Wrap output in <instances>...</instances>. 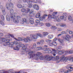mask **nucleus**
<instances>
[{"label": "nucleus", "mask_w": 73, "mask_h": 73, "mask_svg": "<svg viewBox=\"0 0 73 73\" xmlns=\"http://www.w3.org/2000/svg\"><path fill=\"white\" fill-rule=\"evenodd\" d=\"M16 17H17V19H20L21 18V17H20V16H17Z\"/></svg>", "instance_id": "64"}, {"label": "nucleus", "mask_w": 73, "mask_h": 73, "mask_svg": "<svg viewBox=\"0 0 73 73\" xmlns=\"http://www.w3.org/2000/svg\"><path fill=\"white\" fill-rule=\"evenodd\" d=\"M69 34H70V35H72L73 34V31H69Z\"/></svg>", "instance_id": "62"}, {"label": "nucleus", "mask_w": 73, "mask_h": 73, "mask_svg": "<svg viewBox=\"0 0 73 73\" xmlns=\"http://www.w3.org/2000/svg\"><path fill=\"white\" fill-rule=\"evenodd\" d=\"M6 18L7 20L8 21H10V17L8 15L6 16Z\"/></svg>", "instance_id": "34"}, {"label": "nucleus", "mask_w": 73, "mask_h": 73, "mask_svg": "<svg viewBox=\"0 0 73 73\" xmlns=\"http://www.w3.org/2000/svg\"><path fill=\"white\" fill-rule=\"evenodd\" d=\"M29 54L30 55V57L29 58H31L32 57H34L35 55L33 51L30 52L29 53Z\"/></svg>", "instance_id": "11"}, {"label": "nucleus", "mask_w": 73, "mask_h": 73, "mask_svg": "<svg viewBox=\"0 0 73 73\" xmlns=\"http://www.w3.org/2000/svg\"><path fill=\"white\" fill-rule=\"evenodd\" d=\"M30 20L29 22L31 24H33L34 23V19L33 18H30L29 19Z\"/></svg>", "instance_id": "15"}, {"label": "nucleus", "mask_w": 73, "mask_h": 73, "mask_svg": "<svg viewBox=\"0 0 73 73\" xmlns=\"http://www.w3.org/2000/svg\"><path fill=\"white\" fill-rule=\"evenodd\" d=\"M40 16H41V14H40V13H37L36 14V18H37V19L38 18H40Z\"/></svg>", "instance_id": "19"}, {"label": "nucleus", "mask_w": 73, "mask_h": 73, "mask_svg": "<svg viewBox=\"0 0 73 73\" xmlns=\"http://www.w3.org/2000/svg\"><path fill=\"white\" fill-rule=\"evenodd\" d=\"M33 9H31V11H30V13H33Z\"/></svg>", "instance_id": "63"}, {"label": "nucleus", "mask_w": 73, "mask_h": 73, "mask_svg": "<svg viewBox=\"0 0 73 73\" xmlns=\"http://www.w3.org/2000/svg\"><path fill=\"white\" fill-rule=\"evenodd\" d=\"M9 35L11 37H12V38H15L13 35L9 34Z\"/></svg>", "instance_id": "49"}, {"label": "nucleus", "mask_w": 73, "mask_h": 73, "mask_svg": "<svg viewBox=\"0 0 73 73\" xmlns=\"http://www.w3.org/2000/svg\"><path fill=\"white\" fill-rule=\"evenodd\" d=\"M16 46H15L13 47V49L15 50H19V49L20 48V47L19 46L18 47H17L16 45H15Z\"/></svg>", "instance_id": "22"}, {"label": "nucleus", "mask_w": 73, "mask_h": 73, "mask_svg": "<svg viewBox=\"0 0 73 73\" xmlns=\"http://www.w3.org/2000/svg\"><path fill=\"white\" fill-rule=\"evenodd\" d=\"M14 17H17V13H14Z\"/></svg>", "instance_id": "60"}, {"label": "nucleus", "mask_w": 73, "mask_h": 73, "mask_svg": "<svg viewBox=\"0 0 73 73\" xmlns=\"http://www.w3.org/2000/svg\"><path fill=\"white\" fill-rule=\"evenodd\" d=\"M51 59L52 60H53V61H55V60H56V57H52Z\"/></svg>", "instance_id": "55"}, {"label": "nucleus", "mask_w": 73, "mask_h": 73, "mask_svg": "<svg viewBox=\"0 0 73 73\" xmlns=\"http://www.w3.org/2000/svg\"><path fill=\"white\" fill-rule=\"evenodd\" d=\"M46 42H51V40H50L49 39H47L46 40Z\"/></svg>", "instance_id": "51"}, {"label": "nucleus", "mask_w": 73, "mask_h": 73, "mask_svg": "<svg viewBox=\"0 0 73 73\" xmlns=\"http://www.w3.org/2000/svg\"><path fill=\"white\" fill-rule=\"evenodd\" d=\"M47 16H48V15L46 14H45L44 15H43L42 19H45L46 17H47Z\"/></svg>", "instance_id": "44"}, {"label": "nucleus", "mask_w": 73, "mask_h": 73, "mask_svg": "<svg viewBox=\"0 0 73 73\" xmlns=\"http://www.w3.org/2000/svg\"><path fill=\"white\" fill-rule=\"evenodd\" d=\"M10 16L12 19H14L13 14L11 13V14L10 15Z\"/></svg>", "instance_id": "41"}, {"label": "nucleus", "mask_w": 73, "mask_h": 73, "mask_svg": "<svg viewBox=\"0 0 73 73\" xmlns=\"http://www.w3.org/2000/svg\"><path fill=\"white\" fill-rule=\"evenodd\" d=\"M56 44L55 42H52V43H50L49 44V45L51 46H52L53 45H55V44Z\"/></svg>", "instance_id": "24"}, {"label": "nucleus", "mask_w": 73, "mask_h": 73, "mask_svg": "<svg viewBox=\"0 0 73 73\" xmlns=\"http://www.w3.org/2000/svg\"><path fill=\"white\" fill-rule=\"evenodd\" d=\"M38 58H39L40 60H43L44 59V56L41 55V56H38Z\"/></svg>", "instance_id": "17"}, {"label": "nucleus", "mask_w": 73, "mask_h": 73, "mask_svg": "<svg viewBox=\"0 0 73 73\" xmlns=\"http://www.w3.org/2000/svg\"><path fill=\"white\" fill-rule=\"evenodd\" d=\"M60 58L61 60H62V61H63L64 62H66L67 60H68V58L65 57L64 55H63L62 56L60 57Z\"/></svg>", "instance_id": "9"}, {"label": "nucleus", "mask_w": 73, "mask_h": 73, "mask_svg": "<svg viewBox=\"0 0 73 73\" xmlns=\"http://www.w3.org/2000/svg\"><path fill=\"white\" fill-rule=\"evenodd\" d=\"M0 8L2 10V12H3V14L4 15H5L6 13H5V7H3V5H1L0 6Z\"/></svg>", "instance_id": "8"}, {"label": "nucleus", "mask_w": 73, "mask_h": 73, "mask_svg": "<svg viewBox=\"0 0 73 73\" xmlns=\"http://www.w3.org/2000/svg\"><path fill=\"white\" fill-rule=\"evenodd\" d=\"M52 50L53 53H58V52H57V49L56 50L54 49H52Z\"/></svg>", "instance_id": "25"}, {"label": "nucleus", "mask_w": 73, "mask_h": 73, "mask_svg": "<svg viewBox=\"0 0 73 73\" xmlns=\"http://www.w3.org/2000/svg\"><path fill=\"white\" fill-rule=\"evenodd\" d=\"M33 5L32 4H29L27 6H28V8H32Z\"/></svg>", "instance_id": "46"}, {"label": "nucleus", "mask_w": 73, "mask_h": 73, "mask_svg": "<svg viewBox=\"0 0 73 73\" xmlns=\"http://www.w3.org/2000/svg\"><path fill=\"white\" fill-rule=\"evenodd\" d=\"M36 35L38 36H39L40 37H44V35H41V34H37Z\"/></svg>", "instance_id": "35"}, {"label": "nucleus", "mask_w": 73, "mask_h": 73, "mask_svg": "<svg viewBox=\"0 0 73 73\" xmlns=\"http://www.w3.org/2000/svg\"><path fill=\"white\" fill-rule=\"evenodd\" d=\"M62 49H63V47L61 46H59L58 48H57L56 50H60Z\"/></svg>", "instance_id": "27"}, {"label": "nucleus", "mask_w": 73, "mask_h": 73, "mask_svg": "<svg viewBox=\"0 0 73 73\" xmlns=\"http://www.w3.org/2000/svg\"><path fill=\"white\" fill-rule=\"evenodd\" d=\"M72 71V70H68L67 71H66L65 72H64V73H68V72H70Z\"/></svg>", "instance_id": "42"}, {"label": "nucleus", "mask_w": 73, "mask_h": 73, "mask_svg": "<svg viewBox=\"0 0 73 73\" xmlns=\"http://www.w3.org/2000/svg\"><path fill=\"white\" fill-rule=\"evenodd\" d=\"M58 40L60 42V45H61L64 46L65 45V43H64V40L58 38Z\"/></svg>", "instance_id": "10"}, {"label": "nucleus", "mask_w": 73, "mask_h": 73, "mask_svg": "<svg viewBox=\"0 0 73 73\" xmlns=\"http://www.w3.org/2000/svg\"><path fill=\"white\" fill-rule=\"evenodd\" d=\"M59 59V56H57L55 57L56 60H57Z\"/></svg>", "instance_id": "58"}, {"label": "nucleus", "mask_w": 73, "mask_h": 73, "mask_svg": "<svg viewBox=\"0 0 73 73\" xmlns=\"http://www.w3.org/2000/svg\"><path fill=\"white\" fill-rule=\"evenodd\" d=\"M33 48H36V44L34 43L33 44Z\"/></svg>", "instance_id": "61"}, {"label": "nucleus", "mask_w": 73, "mask_h": 73, "mask_svg": "<svg viewBox=\"0 0 73 73\" xmlns=\"http://www.w3.org/2000/svg\"><path fill=\"white\" fill-rule=\"evenodd\" d=\"M1 19L3 21H4L5 20L4 16L3 15H1Z\"/></svg>", "instance_id": "48"}, {"label": "nucleus", "mask_w": 73, "mask_h": 73, "mask_svg": "<svg viewBox=\"0 0 73 73\" xmlns=\"http://www.w3.org/2000/svg\"><path fill=\"white\" fill-rule=\"evenodd\" d=\"M46 59L47 60H48V61H50V60H51V59H50V57H49V56H46Z\"/></svg>", "instance_id": "36"}, {"label": "nucleus", "mask_w": 73, "mask_h": 73, "mask_svg": "<svg viewBox=\"0 0 73 73\" xmlns=\"http://www.w3.org/2000/svg\"><path fill=\"white\" fill-rule=\"evenodd\" d=\"M2 41L3 42H5V44H3L4 46H6V45H9L10 44V42H9V41H10V40L9 39L5 40V39L4 38H3L2 39Z\"/></svg>", "instance_id": "2"}, {"label": "nucleus", "mask_w": 73, "mask_h": 73, "mask_svg": "<svg viewBox=\"0 0 73 73\" xmlns=\"http://www.w3.org/2000/svg\"><path fill=\"white\" fill-rule=\"evenodd\" d=\"M43 34L44 35H48L49 33H48L44 32L43 33Z\"/></svg>", "instance_id": "57"}, {"label": "nucleus", "mask_w": 73, "mask_h": 73, "mask_svg": "<svg viewBox=\"0 0 73 73\" xmlns=\"http://www.w3.org/2000/svg\"><path fill=\"white\" fill-rule=\"evenodd\" d=\"M25 12L26 13H28V12L30 13V9L29 8H27L25 9Z\"/></svg>", "instance_id": "33"}, {"label": "nucleus", "mask_w": 73, "mask_h": 73, "mask_svg": "<svg viewBox=\"0 0 73 73\" xmlns=\"http://www.w3.org/2000/svg\"><path fill=\"white\" fill-rule=\"evenodd\" d=\"M42 49V47H38L36 48L37 50H41Z\"/></svg>", "instance_id": "56"}, {"label": "nucleus", "mask_w": 73, "mask_h": 73, "mask_svg": "<svg viewBox=\"0 0 73 73\" xmlns=\"http://www.w3.org/2000/svg\"><path fill=\"white\" fill-rule=\"evenodd\" d=\"M1 72L0 73H8L7 72H6V71L5 70H2L1 71Z\"/></svg>", "instance_id": "40"}, {"label": "nucleus", "mask_w": 73, "mask_h": 73, "mask_svg": "<svg viewBox=\"0 0 73 73\" xmlns=\"http://www.w3.org/2000/svg\"><path fill=\"white\" fill-rule=\"evenodd\" d=\"M14 12V10L12 9H11L10 10V13L12 14Z\"/></svg>", "instance_id": "45"}, {"label": "nucleus", "mask_w": 73, "mask_h": 73, "mask_svg": "<svg viewBox=\"0 0 73 73\" xmlns=\"http://www.w3.org/2000/svg\"><path fill=\"white\" fill-rule=\"evenodd\" d=\"M50 29H57V27L55 26H52L51 27Z\"/></svg>", "instance_id": "38"}, {"label": "nucleus", "mask_w": 73, "mask_h": 73, "mask_svg": "<svg viewBox=\"0 0 73 73\" xmlns=\"http://www.w3.org/2000/svg\"><path fill=\"white\" fill-rule=\"evenodd\" d=\"M68 53L69 54H72V53H73V50H70L68 52Z\"/></svg>", "instance_id": "47"}, {"label": "nucleus", "mask_w": 73, "mask_h": 73, "mask_svg": "<svg viewBox=\"0 0 73 73\" xmlns=\"http://www.w3.org/2000/svg\"><path fill=\"white\" fill-rule=\"evenodd\" d=\"M33 8L34 9L36 10H38L39 9V6L37 4H35L33 5Z\"/></svg>", "instance_id": "14"}, {"label": "nucleus", "mask_w": 73, "mask_h": 73, "mask_svg": "<svg viewBox=\"0 0 73 73\" xmlns=\"http://www.w3.org/2000/svg\"><path fill=\"white\" fill-rule=\"evenodd\" d=\"M14 38L15 40H16L17 41H23V39L20 37H18V39H16V38Z\"/></svg>", "instance_id": "21"}, {"label": "nucleus", "mask_w": 73, "mask_h": 73, "mask_svg": "<svg viewBox=\"0 0 73 73\" xmlns=\"http://www.w3.org/2000/svg\"><path fill=\"white\" fill-rule=\"evenodd\" d=\"M0 23L2 25H3V26H4V25H5V24H4V22L3 21H1L0 22Z\"/></svg>", "instance_id": "43"}, {"label": "nucleus", "mask_w": 73, "mask_h": 73, "mask_svg": "<svg viewBox=\"0 0 73 73\" xmlns=\"http://www.w3.org/2000/svg\"><path fill=\"white\" fill-rule=\"evenodd\" d=\"M56 51L58 53H59L61 55V54H62L64 53H65V51L64 50H63L60 51V50H56Z\"/></svg>", "instance_id": "13"}, {"label": "nucleus", "mask_w": 73, "mask_h": 73, "mask_svg": "<svg viewBox=\"0 0 73 73\" xmlns=\"http://www.w3.org/2000/svg\"><path fill=\"white\" fill-rule=\"evenodd\" d=\"M13 21L15 23H19V20L17 19H14L13 20Z\"/></svg>", "instance_id": "28"}, {"label": "nucleus", "mask_w": 73, "mask_h": 73, "mask_svg": "<svg viewBox=\"0 0 73 73\" xmlns=\"http://www.w3.org/2000/svg\"><path fill=\"white\" fill-rule=\"evenodd\" d=\"M69 60H71V61H73V57H69Z\"/></svg>", "instance_id": "52"}, {"label": "nucleus", "mask_w": 73, "mask_h": 73, "mask_svg": "<svg viewBox=\"0 0 73 73\" xmlns=\"http://www.w3.org/2000/svg\"><path fill=\"white\" fill-rule=\"evenodd\" d=\"M54 17H52V16L50 15H49L48 17V19H53Z\"/></svg>", "instance_id": "39"}, {"label": "nucleus", "mask_w": 73, "mask_h": 73, "mask_svg": "<svg viewBox=\"0 0 73 73\" xmlns=\"http://www.w3.org/2000/svg\"><path fill=\"white\" fill-rule=\"evenodd\" d=\"M66 37L65 38V39L66 40V43H69V41H70V40L69 38H70V36L68 35H66Z\"/></svg>", "instance_id": "6"}, {"label": "nucleus", "mask_w": 73, "mask_h": 73, "mask_svg": "<svg viewBox=\"0 0 73 73\" xmlns=\"http://www.w3.org/2000/svg\"><path fill=\"white\" fill-rule=\"evenodd\" d=\"M17 7L18 8H21L23 7V6H22L20 4L18 5H17Z\"/></svg>", "instance_id": "50"}, {"label": "nucleus", "mask_w": 73, "mask_h": 73, "mask_svg": "<svg viewBox=\"0 0 73 73\" xmlns=\"http://www.w3.org/2000/svg\"><path fill=\"white\" fill-rule=\"evenodd\" d=\"M48 38H49V39H51V38H52L53 37V35H50L48 36Z\"/></svg>", "instance_id": "30"}, {"label": "nucleus", "mask_w": 73, "mask_h": 73, "mask_svg": "<svg viewBox=\"0 0 73 73\" xmlns=\"http://www.w3.org/2000/svg\"><path fill=\"white\" fill-rule=\"evenodd\" d=\"M27 3L29 4H32L33 2L32 1H27Z\"/></svg>", "instance_id": "26"}, {"label": "nucleus", "mask_w": 73, "mask_h": 73, "mask_svg": "<svg viewBox=\"0 0 73 73\" xmlns=\"http://www.w3.org/2000/svg\"><path fill=\"white\" fill-rule=\"evenodd\" d=\"M66 71V70L65 69V68H63L61 69L60 70V72H64H64H65Z\"/></svg>", "instance_id": "23"}, {"label": "nucleus", "mask_w": 73, "mask_h": 73, "mask_svg": "<svg viewBox=\"0 0 73 73\" xmlns=\"http://www.w3.org/2000/svg\"><path fill=\"white\" fill-rule=\"evenodd\" d=\"M23 40H24V42H28V40L29 41H32L31 37L29 36H27L26 38H24V39H23Z\"/></svg>", "instance_id": "5"}, {"label": "nucleus", "mask_w": 73, "mask_h": 73, "mask_svg": "<svg viewBox=\"0 0 73 73\" xmlns=\"http://www.w3.org/2000/svg\"><path fill=\"white\" fill-rule=\"evenodd\" d=\"M21 12L23 13L25 12V9H22L21 10Z\"/></svg>", "instance_id": "53"}, {"label": "nucleus", "mask_w": 73, "mask_h": 73, "mask_svg": "<svg viewBox=\"0 0 73 73\" xmlns=\"http://www.w3.org/2000/svg\"><path fill=\"white\" fill-rule=\"evenodd\" d=\"M17 47H19V48L21 47L22 48V53L23 54H25L26 52H28L29 50L27 48V46H28V44H26L25 45L24 44H22V43L20 42H18L16 45Z\"/></svg>", "instance_id": "1"}, {"label": "nucleus", "mask_w": 73, "mask_h": 73, "mask_svg": "<svg viewBox=\"0 0 73 73\" xmlns=\"http://www.w3.org/2000/svg\"><path fill=\"white\" fill-rule=\"evenodd\" d=\"M30 36L32 40H35L37 39V36L36 35L31 34Z\"/></svg>", "instance_id": "12"}, {"label": "nucleus", "mask_w": 73, "mask_h": 73, "mask_svg": "<svg viewBox=\"0 0 73 73\" xmlns=\"http://www.w3.org/2000/svg\"><path fill=\"white\" fill-rule=\"evenodd\" d=\"M68 19L69 21H72V17L71 16H69L68 17Z\"/></svg>", "instance_id": "37"}, {"label": "nucleus", "mask_w": 73, "mask_h": 73, "mask_svg": "<svg viewBox=\"0 0 73 73\" xmlns=\"http://www.w3.org/2000/svg\"><path fill=\"white\" fill-rule=\"evenodd\" d=\"M59 25H60L61 27H64V28H66L67 27L66 24L62 23Z\"/></svg>", "instance_id": "18"}, {"label": "nucleus", "mask_w": 73, "mask_h": 73, "mask_svg": "<svg viewBox=\"0 0 73 73\" xmlns=\"http://www.w3.org/2000/svg\"><path fill=\"white\" fill-rule=\"evenodd\" d=\"M63 16H61L60 17L61 19H63L64 21H66V17L67 16V14L66 13H64L63 14Z\"/></svg>", "instance_id": "7"}, {"label": "nucleus", "mask_w": 73, "mask_h": 73, "mask_svg": "<svg viewBox=\"0 0 73 73\" xmlns=\"http://www.w3.org/2000/svg\"><path fill=\"white\" fill-rule=\"evenodd\" d=\"M17 43H17V41L14 40L13 42H11L9 44V46L10 48H13L14 44H15V45H16L17 44Z\"/></svg>", "instance_id": "4"}, {"label": "nucleus", "mask_w": 73, "mask_h": 73, "mask_svg": "<svg viewBox=\"0 0 73 73\" xmlns=\"http://www.w3.org/2000/svg\"><path fill=\"white\" fill-rule=\"evenodd\" d=\"M54 20H56V21H58V22H60L61 21V20L60 19V18H58V17H53V18Z\"/></svg>", "instance_id": "16"}, {"label": "nucleus", "mask_w": 73, "mask_h": 73, "mask_svg": "<svg viewBox=\"0 0 73 73\" xmlns=\"http://www.w3.org/2000/svg\"><path fill=\"white\" fill-rule=\"evenodd\" d=\"M46 51H47L48 53H50L52 52V51L50 48H47Z\"/></svg>", "instance_id": "20"}, {"label": "nucleus", "mask_w": 73, "mask_h": 73, "mask_svg": "<svg viewBox=\"0 0 73 73\" xmlns=\"http://www.w3.org/2000/svg\"><path fill=\"white\" fill-rule=\"evenodd\" d=\"M35 21L36 23H40V20L37 19Z\"/></svg>", "instance_id": "59"}, {"label": "nucleus", "mask_w": 73, "mask_h": 73, "mask_svg": "<svg viewBox=\"0 0 73 73\" xmlns=\"http://www.w3.org/2000/svg\"><path fill=\"white\" fill-rule=\"evenodd\" d=\"M23 22L25 23H27V20H26V19L25 18L23 19Z\"/></svg>", "instance_id": "54"}, {"label": "nucleus", "mask_w": 73, "mask_h": 73, "mask_svg": "<svg viewBox=\"0 0 73 73\" xmlns=\"http://www.w3.org/2000/svg\"><path fill=\"white\" fill-rule=\"evenodd\" d=\"M6 7L7 9L9 10L10 9V8L11 7L13 8V4L11 3H10L9 4L7 3L6 5Z\"/></svg>", "instance_id": "3"}, {"label": "nucleus", "mask_w": 73, "mask_h": 73, "mask_svg": "<svg viewBox=\"0 0 73 73\" xmlns=\"http://www.w3.org/2000/svg\"><path fill=\"white\" fill-rule=\"evenodd\" d=\"M45 25L47 27H49L51 26V25L49 23H46L45 24Z\"/></svg>", "instance_id": "29"}, {"label": "nucleus", "mask_w": 73, "mask_h": 73, "mask_svg": "<svg viewBox=\"0 0 73 73\" xmlns=\"http://www.w3.org/2000/svg\"><path fill=\"white\" fill-rule=\"evenodd\" d=\"M57 12H54L53 13V14H52V16H53V17H56L55 16L56 15H57Z\"/></svg>", "instance_id": "31"}, {"label": "nucleus", "mask_w": 73, "mask_h": 73, "mask_svg": "<svg viewBox=\"0 0 73 73\" xmlns=\"http://www.w3.org/2000/svg\"><path fill=\"white\" fill-rule=\"evenodd\" d=\"M42 54L40 52H37L36 53V56H37V57L38 58V56H40V55H41Z\"/></svg>", "instance_id": "32"}]
</instances>
